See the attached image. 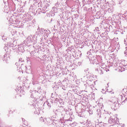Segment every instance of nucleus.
<instances>
[{
	"label": "nucleus",
	"instance_id": "11",
	"mask_svg": "<svg viewBox=\"0 0 127 127\" xmlns=\"http://www.w3.org/2000/svg\"><path fill=\"white\" fill-rule=\"evenodd\" d=\"M74 2H79V0H72Z\"/></svg>",
	"mask_w": 127,
	"mask_h": 127
},
{
	"label": "nucleus",
	"instance_id": "2",
	"mask_svg": "<svg viewBox=\"0 0 127 127\" xmlns=\"http://www.w3.org/2000/svg\"><path fill=\"white\" fill-rule=\"evenodd\" d=\"M43 122L47 124L48 126H51L53 124V121L51 120L50 118H44L43 120Z\"/></svg>",
	"mask_w": 127,
	"mask_h": 127
},
{
	"label": "nucleus",
	"instance_id": "17",
	"mask_svg": "<svg viewBox=\"0 0 127 127\" xmlns=\"http://www.w3.org/2000/svg\"><path fill=\"white\" fill-rule=\"evenodd\" d=\"M31 54H33V55H34V52H31Z\"/></svg>",
	"mask_w": 127,
	"mask_h": 127
},
{
	"label": "nucleus",
	"instance_id": "4",
	"mask_svg": "<svg viewBox=\"0 0 127 127\" xmlns=\"http://www.w3.org/2000/svg\"><path fill=\"white\" fill-rule=\"evenodd\" d=\"M116 120H117V118H116V117H110L108 119V123L109 124H114V123H116Z\"/></svg>",
	"mask_w": 127,
	"mask_h": 127
},
{
	"label": "nucleus",
	"instance_id": "19",
	"mask_svg": "<svg viewBox=\"0 0 127 127\" xmlns=\"http://www.w3.org/2000/svg\"><path fill=\"white\" fill-rule=\"evenodd\" d=\"M10 46H11V47H13V45H12V44H10Z\"/></svg>",
	"mask_w": 127,
	"mask_h": 127
},
{
	"label": "nucleus",
	"instance_id": "6",
	"mask_svg": "<svg viewBox=\"0 0 127 127\" xmlns=\"http://www.w3.org/2000/svg\"><path fill=\"white\" fill-rule=\"evenodd\" d=\"M33 40H37V36H36V34L34 35L33 36Z\"/></svg>",
	"mask_w": 127,
	"mask_h": 127
},
{
	"label": "nucleus",
	"instance_id": "3",
	"mask_svg": "<svg viewBox=\"0 0 127 127\" xmlns=\"http://www.w3.org/2000/svg\"><path fill=\"white\" fill-rule=\"evenodd\" d=\"M104 68L102 67L101 65L98 66L97 68L95 69V71L101 75H102V74H104Z\"/></svg>",
	"mask_w": 127,
	"mask_h": 127
},
{
	"label": "nucleus",
	"instance_id": "9",
	"mask_svg": "<svg viewBox=\"0 0 127 127\" xmlns=\"http://www.w3.org/2000/svg\"><path fill=\"white\" fill-rule=\"evenodd\" d=\"M21 62H23V60H22V59H19V64H20V63H21Z\"/></svg>",
	"mask_w": 127,
	"mask_h": 127
},
{
	"label": "nucleus",
	"instance_id": "16",
	"mask_svg": "<svg viewBox=\"0 0 127 127\" xmlns=\"http://www.w3.org/2000/svg\"><path fill=\"white\" fill-rule=\"evenodd\" d=\"M86 0H82L83 3H86Z\"/></svg>",
	"mask_w": 127,
	"mask_h": 127
},
{
	"label": "nucleus",
	"instance_id": "7",
	"mask_svg": "<svg viewBox=\"0 0 127 127\" xmlns=\"http://www.w3.org/2000/svg\"><path fill=\"white\" fill-rule=\"evenodd\" d=\"M70 126L72 127H76L77 126V123H76V122H74L73 123L71 124Z\"/></svg>",
	"mask_w": 127,
	"mask_h": 127
},
{
	"label": "nucleus",
	"instance_id": "1",
	"mask_svg": "<svg viewBox=\"0 0 127 127\" xmlns=\"http://www.w3.org/2000/svg\"><path fill=\"white\" fill-rule=\"evenodd\" d=\"M120 104H119V102L117 101H115L111 105V109L116 111V110H118V109L120 108Z\"/></svg>",
	"mask_w": 127,
	"mask_h": 127
},
{
	"label": "nucleus",
	"instance_id": "14",
	"mask_svg": "<svg viewBox=\"0 0 127 127\" xmlns=\"http://www.w3.org/2000/svg\"><path fill=\"white\" fill-rule=\"evenodd\" d=\"M58 5H59V4L58 3V2L55 4V6H58Z\"/></svg>",
	"mask_w": 127,
	"mask_h": 127
},
{
	"label": "nucleus",
	"instance_id": "10",
	"mask_svg": "<svg viewBox=\"0 0 127 127\" xmlns=\"http://www.w3.org/2000/svg\"><path fill=\"white\" fill-rule=\"evenodd\" d=\"M92 9H93L92 7H90L89 8H88V10L90 12H92Z\"/></svg>",
	"mask_w": 127,
	"mask_h": 127
},
{
	"label": "nucleus",
	"instance_id": "5",
	"mask_svg": "<svg viewBox=\"0 0 127 127\" xmlns=\"http://www.w3.org/2000/svg\"><path fill=\"white\" fill-rule=\"evenodd\" d=\"M111 117V115L108 113H104L102 115V118L105 120V121H108V119H109Z\"/></svg>",
	"mask_w": 127,
	"mask_h": 127
},
{
	"label": "nucleus",
	"instance_id": "12",
	"mask_svg": "<svg viewBox=\"0 0 127 127\" xmlns=\"http://www.w3.org/2000/svg\"><path fill=\"white\" fill-rule=\"evenodd\" d=\"M21 127H27V126L25 125V124H23L21 125Z\"/></svg>",
	"mask_w": 127,
	"mask_h": 127
},
{
	"label": "nucleus",
	"instance_id": "20",
	"mask_svg": "<svg viewBox=\"0 0 127 127\" xmlns=\"http://www.w3.org/2000/svg\"><path fill=\"white\" fill-rule=\"evenodd\" d=\"M39 4H40V3H38V5H39Z\"/></svg>",
	"mask_w": 127,
	"mask_h": 127
},
{
	"label": "nucleus",
	"instance_id": "18",
	"mask_svg": "<svg viewBox=\"0 0 127 127\" xmlns=\"http://www.w3.org/2000/svg\"><path fill=\"white\" fill-rule=\"evenodd\" d=\"M127 98H126V99L124 101V103H125V102H127ZM124 102H123V103H124Z\"/></svg>",
	"mask_w": 127,
	"mask_h": 127
},
{
	"label": "nucleus",
	"instance_id": "15",
	"mask_svg": "<svg viewBox=\"0 0 127 127\" xmlns=\"http://www.w3.org/2000/svg\"><path fill=\"white\" fill-rule=\"evenodd\" d=\"M15 65H16L17 68H18V63H16Z\"/></svg>",
	"mask_w": 127,
	"mask_h": 127
},
{
	"label": "nucleus",
	"instance_id": "13",
	"mask_svg": "<svg viewBox=\"0 0 127 127\" xmlns=\"http://www.w3.org/2000/svg\"><path fill=\"white\" fill-rule=\"evenodd\" d=\"M124 54L127 56V50H126V51L124 52Z\"/></svg>",
	"mask_w": 127,
	"mask_h": 127
},
{
	"label": "nucleus",
	"instance_id": "8",
	"mask_svg": "<svg viewBox=\"0 0 127 127\" xmlns=\"http://www.w3.org/2000/svg\"><path fill=\"white\" fill-rule=\"evenodd\" d=\"M88 83H89V86H92V85H93V84H94V83H95V82L88 81Z\"/></svg>",
	"mask_w": 127,
	"mask_h": 127
}]
</instances>
